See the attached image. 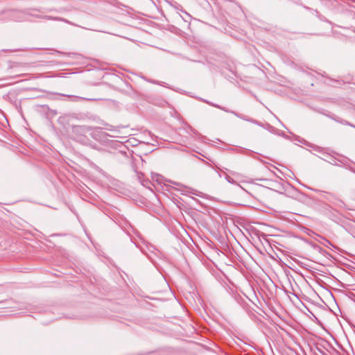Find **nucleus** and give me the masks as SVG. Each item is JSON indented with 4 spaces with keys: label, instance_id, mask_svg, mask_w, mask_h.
I'll return each mask as SVG.
<instances>
[{
    "label": "nucleus",
    "instance_id": "obj_1",
    "mask_svg": "<svg viewBox=\"0 0 355 355\" xmlns=\"http://www.w3.org/2000/svg\"><path fill=\"white\" fill-rule=\"evenodd\" d=\"M318 241L322 244L323 245L326 246V247H328L329 245H331V242L326 239L325 238L322 237V236H320V239L318 240Z\"/></svg>",
    "mask_w": 355,
    "mask_h": 355
}]
</instances>
